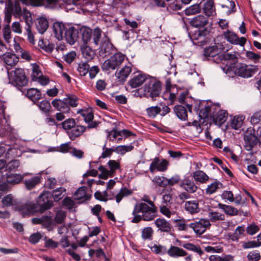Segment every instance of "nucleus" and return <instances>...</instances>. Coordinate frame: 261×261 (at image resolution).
<instances>
[{"instance_id":"obj_1","label":"nucleus","mask_w":261,"mask_h":261,"mask_svg":"<svg viewBox=\"0 0 261 261\" xmlns=\"http://www.w3.org/2000/svg\"><path fill=\"white\" fill-rule=\"evenodd\" d=\"M140 202L137 203L134 207L132 215L134 216L131 222L138 223L141 221H150L157 216L158 207L148 195H144Z\"/></svg>"},{"instance_id":"obj_2","label":"nucleus","mask_w":261,"mask_h":261,"mask_svg":"<svg viewBox=\"0 0 261 261\" xmlns=\"http://www.w3.org/2000/svg\"><path fill=\"white\" fill-rule=\"evenodd\" d=\"M9 83L18 89L27 85L29 79L25 75L24 69L16 68L14 70L8 71Z\"/></svg>"},{"instance_id":"obj_3","label":"nucleus","mask_w":261,"mask_h":261,"mask_svg":"<svg viewBox=\"0 0 261 261\" xmlns=\"http://www.w3.org/2000/svg\"><path fill=\"white\" fill-rule=\"evenodd\" d=\"M162 90V83L155 77H149L144 87V94L147 97L154 98L159 96Z\"/></svg>"},{"instance_id":"obj_4","label":"nucleus","mask_w":261,"mask_h":261,"mask_svg":"<svg viewBox=\"0 0 261 261\" xmlns=\"http://www.w3.org/2000/svg\"><path fill=\"white\" fill-rule=\"evenodd\" d=\"M124 58V55L121 53H117L103 63L101 69L103 71L115 70L122 63Z\"/></svg>"},{"instance_id":"obj_5","label":"nucleus","mask_w":261,"mask_h":261,"mask_svg":"<svg viewBox=\"0 0 261 261\" xmlns=\"http://www.w3.org/2000/svg\"><path fill=\"white\" fill-rule=\"evenodd\" d=\"M190 228L192 229L197 236H201L211 226L209 220L206 219H193L189 223Z\"/></svg>"},{"instance_id":"obj_6","label":"nucleus","mask_w":261,"mask_h":261,"mask_svg":"<svg viewBox=\"0 0 261 261\" xmlns=\"http://www.w3.org/2000/svg\"><path fill=\"white\" fill-rule=\"evenodd\" d=\"M210 32V30L207 28L195 31L191 36L194 43L199 46H203L206 44L209 40L207 36Z\"/></svg>"},{"instance_id":"obj_7","label":"nucleus","mask_w":261,"mask_h":261,"mask_svg":"<svg viewBox=\"0 0 261 261\" xmlns=\"http://www.w3.org/2000/svg\"><path fill=\"white\" fill-rule=\"evenodd\" d=\"M115 49L108 37L105 35L98 48V55L100 57L105 58L112 54Z\"/></svg>"},{"instance_id":"obj_8","label":"nucleus","mask_w":261,"mask_h":261,"mask_svg":"<svg viewBox=\"0 0 261 261\" xmlns=\"http://www.w3.org/2000/svg\"><path fill=\"white\" fill-rule=\"evenodd\" d=\"M49 193L44 192L41 193L37 200V207L39 206V211L43 213L45 211L50 209L53 205V202L49 199Z\"/></svg>"},{"instance_id":"obj_9","label":"nucleus","mask_w":261,"mask_h":261,"mask_svg":"<svg viewBox=\"0 0 261 261\" xmlns=\"http://www.w3.org/2000/svg\"><path fill=\"white\" fill-rule=\"evenodd\" d=\"M169 165V162L166 159L161 160L159 157L153 159L149 166V171L151 173H154L155 171L165 172Z\"/></svg>"},{"instance_id":"obj_10","label":"nucleus","mask_w":261,"mask_h":261,"mask_svg":"<svg viewBox=\"0 0 261 261\" xmlns=\"http://www.w3.org/2000/svg\"><path fill=\"white\" fill-rule=\"evenodd\" d=\"M256 70L243 63H237L234 72L236 75L243 77H249L254 74Z\"/></svg>"},{"instance_id":"obj_11","label":"nucleus","mask_w":261,"mask_h":261,"mask_svg":"<svg viewBox=\"0 0 261 261\" xmlns=\"http://www.w3.org/2000/svg\"><path fill=\"white\" fill-rule=\"evenodd\" d=\"M149 77L150 76L138 71L129 81L128 84L132 88H137L141 86L144 82L146 83Z\"/></svg>"},{"instance_id":"obj_12","label":"nucleus","mask_w":261,"mask_h":261,"mask_svg":"<svg viewBox=\"0 0 261 261\" xmlns=\"http://www.w3.org/2000/svg\"><path fill=\"white\" fill-rule=\"evenodd\" d=\"M189 23L194 28L199 30L203 29L208 24V18L203 15H198L192 18Z\"/></svg>"},{"instance_id":"obj_13","label":"nucleus","mask_w":261,"mask_h":261,"mask_svg":"<svg viewBox=\"0 0 261 261\" xmlns=\"http://www.w3.org/2000/svg\"><path fill=\"white\" fill-rule=\"evenodd\" d=\"M224 36L226 40L233 44H239L241 46H244L246 42V39L242 37L239 38L238 36L230 31H227L224 33Z\"/></svg>"},{"instance_id":"obj_14","label":"nucleus","mask_w":261,"mask_h":261,"mask_svg":"<svg viewBox=\"0 0 261 261\" xmlns=\"http://www.w3.org/2000/svg\"><path fill=\"white\" fill-rule=\"evenodd\" d=\"M67 28L64 33V37L68 43L73 45L77 41L79 38V32L74 27L67 25Z\"/></svg>"},{"instance_id":"obj_15","label":"nucleus","mask_w":261,"mask_h":261,"mask_svg":"<svg viewBox=\"0 0 261 261\" xmlns=\"http://www.w3.org/2000/svg\"><path fill=\"white\" fill-rule=\"evenodd\" d=\"M18 211L24 217L36 213L37 211V205L35 203H26L19 206Z\"/></svg>"},{"instance_id":"obj_16","label":"nucleus","mask_w":261,"mask_h":261,"mask_svg":"<svg viewBox=\"0 0 261 261\" xmlns=\"http://www.w3.org/2000/svg\"><path fill=\"white\" fill-rule=\"evenodd\" d=\"M67 25L62 22L56 21L53 25V30L55 37L58 40H61L64 36V33L67 30Z\"/></svg>"},{"instance_id":"obj_17","label":"nucleus","mask_w":261,"mask_h":261,"mask_svg":"<svg viewBox=\"0 0 261 261\" xmlns=\"http://www.w3.org/2000/svg\"><path fill=\"white\" fill-rule=\"evenodd\" d=\"M86 126L76 125L70 130L67 131V134L72 141L75 140L76 138L81 136L86 131Z\"/></svg>"},{"instance_id":"obj_18","label":"nucleus","mask_w":261,"mask_h":261,"mask_svg":"<svg viewBox=\"0 0 261 261\" xmlns=\"http://www.w3.org/2000/svg\"><path fill=\"white\" fill-rule=\"evenodd\" d=\"M87 189L86 186H82L79 188L74 193L75 199L81 200V203L88 201L91 198V195L87 193Z\"/></svg>"},{"instance_id":"obj_19","label":"nucleus","mask_w":261,"mask_h":261,"mask_svg":"<svg viewBox=\"0 0 261 261\" xmlns=\"http://www.w3.org/2000/svg\"><path fill=\"white\" fill-rule=\"evenodd\" d=\"M179 186L189 193H193L195 192L198 189L197 186L195 185L194 182L188 178L182 180L179 184Z\"/></svg>"},{"instance_id":"obj_20","label":"nucleus","mask_w":261,"mask_h":261,"mask_svg":"<svg viewBox=\"0 0 261 261\" xmlns=\"http://www.w3.org/2000/svg\"><path fill=\"white\" fill-rule=\"evenodd\" d=\"M167 253L169 256L173 258L184 257L188 254V253L183 249L173 245H171L167 251Z\"/></svg>"},{"instance_id":"obj_21","label":"nucleus","mask_w":261,"mask_h":261,"mask_svg":"<svg viewBox=\"0 0 261 261\" xmlns=\"http://www.w3.org/2000/svg\"><path fill=\"white\" fill-rule=\"evenodd\" d=\"M228 113L226 111L219 110L218 112H213L212 117L216 124H222L226 119Z\"/></svg>"},{"instance_id":"obj_22","label":"nucleus","mask_w":261,"mask_h":261,"mask_svg":"<svg viewBox=\"0 0 261 261\" xmlns=\"http://www.w3.org/2000/svg\"><path fill=\"white\" fill-rule=\"evenodd\" d=\"M154 224L161 231L169 232L171 230V224L164 218H158L154 221Z\"/></svg>"},{"instance_id":"obj_23","label":"nucleus","mask_w":261,"mask_h":261,"mask_svg":"<svg viewBox=\"0 0 261 261\" xmlns=\"http://www.w3.org/2000/svg\"><path fill=\"white\" fill-rule=\"evenodd\" d=\"M51 105L58 111L62 113H69L70 111V108L66 105L64 98L63 99H55L52 101Z\"/></svg>"},{"instance_id":"obj_24","label":"nucleus","mask_w":261,"mask_h":261,"mask_svg":"<svg viewBox=\"0 0 261 261\" xmlns=\"http://www.w3.org/2000/svg\"><path fill=\"white\" fill-rule=\"evenodd\" d=\"M185 208L186 211L191 214H194L200 211L199 203L197 200L188 201L185 202Z\"/></svg>"},{"instance_id":"obj_25","label":"nucleus","mask_w":261,"mask_h":261,"mask_svg":"<svg viewBox=\"0 0 261 261\" xmlns=\"http://www.w3.org/2000/svg\"><path fill=\"white\" fill-rule=\"evenodd\" d=\"M218 207L223 210L227 215L234 216L239 215V211L237 208L231 205L219 203L218 204Z\"/></svg>"},{"instance_id":"obj_26","label":"nucleus","mask_w":261,"mask_h":261,"mask_svg":"<svg viewBox=\"0 0 261 261\" xmlns=\"http://www.w3.org/2000/svg\"><path fill=\"white\" fill-rule=\"evenodd\" d=\"M4 62L11 67L16 65L18 63L19 58L15 54L11 53H6L3 55Z\"/></svg>"},{"instance_id":"obj_27","label":"nucleus","mask_w":261,"mask_h":261,"mask_svg":"<svg viewBox=\"0 0 261 261\" xmlns=\"http://www.w3.org/2000/svg\"><path fill=\"white\" fill-rule=\"evenodd\" d=\"M174 112L177 117L182 121L188 119V112L186 108L181 105H176L174 107Z\"/></svg>"},{"instance_id":"obj_28","label":"nucleus","mask_w":261,"mask_h":261,"mask_svg":"<svg viewBox=\"0 0 261 261\" xmlns=\"http://www.w3.org/2000/svg\"><path fill=\"white\" fill-rule=\"evenodd\" d=\"M25 96L35 103L41 98V93L37 89L32 88L27 90Z\"/></svg>"},{"instance_id":"obj_29","label":"nucleus","mask_w":261,"mask_h":261,"mask_svg":"<svg viewBox=\"0 0 261 261\" xmlns=\"http://www.w3.org/2000/svg\"><path fill=\"white\" fill-rule=\"evenodd\" d=\"M36 25L39 33L42 34L48 28V21L44 17H40L37 19Z\"/></svg>"},{"instance_id":"obj_30","label":"nucleus","mask_w":261,"mask_h":261,"mask_svg":"<svg viewBox=\"0 0 261 261\" xmlns=\"http://www.w3.org/2000/svg\"><path fill=\"white\" fill-rule=\"evenodd\" d=\"M195 180L201 184L205 183L209 179V177L202 170H196L193 173Z\"/></svg>"},{"instance_id":"obj_31","label":"nucleus","mask_w":261,"mask_h":261,"mask_svg":"<svg viewBox=\"0 0 261 261\" xmlns=\"http://www.w3.org/2000/svg\"><path fill=\"white\" fill-rule=\"evenodd\" d=\"M218 55H219V49L216 45L209 46L204 49L203 56L207 60H209V58L215 57Z\"/></svg>"},{"instance_id":"obj_32","label":"nucleus","mask_w":261,"mask_h":261,"mask_svg":"<svg viewBox=\"0 0 261 261\" xmlns=\"http://www.w3.org/2000/svg\"><path fill=\"white\" fill-rule=\"evenodd\" d=\"M222 185L220 181L216 179L213 183L208 185L205 189V194L210 195L215 193L219 189L222 188Z\"/></svg>"},{"instance_id":"obj_33","label":"nucleus","mask_w":261,"mask_h":261,"mask_svg":"<svg viewBox=\"0 0 261 261\" xmlns=\"http://www.w3.org/2000/svg\"><path fill=\"white\" fill-rule=\"evenodd\" d=\"M79 98L74 94H67L64 98L65 104L69 108H74L78 105Z\"/></svg>"},{"instance_id":"obj_34","label":"nucleus","mask_w":261,"mask_h":261,"mask_svg":"<svg viewBox=\"0 0 261 261\" xmlns=\"http://www.w3.org/2000/svg\"><path fill=\"white\" fill-rule=\"evenodd\" d=\"M41 181V178L39 176H34L32 178L25 180L24 184L26 189L31 190L34 189Z\"/></svg>"},{"instance_id":"obj_35","label":"nucleus","mask_w":261,"mask_h":261,"mask_svg":"<svg viewBox=\"0 0 261 261\" xmlns=\"http://www.w3.org/2000/svg\"><path fill=\"white\" fill-rule=\"evenodd\" d=\"M259 139L254 134H250L244 136V140L247 146L249 147L248 150L251 149L254 146L257 144Z\"/></svg>"},{"instance_id":"obj_36","label":"nucleus","mask_w":261,"mask_h":261,"mask_svg":"<svg viewBox=\"0 0 261 261\" xmlns=\"http://www.w3.org/2000/svg\"><path fill=\"white\" fill-rule=\"evenodd\" d=\"M23 176L19 174H10L6 177V181L11 185L19 184L23 179Z\"/></svg>"},{"instance_id":"obj_37","label":"nucleus","mask_w":261,"mask_h":261,"mask_svg":"<svg viewBox=\"0 0 261 261\" xmlns=\"http://www.w3.org/2000/svg\"><path fill=\"white\" fill-rule=\"evenodd\" d=\"M203 12L206 16H211L215 12V7L213 0H208L204 4L203 8Z\"/></svg>"},{"instance_id":"obj_38","label":"nucleus","mask_w":261,"mask_h":261,"mask_svg":"<svg viewBox=\"0 0 261 261\" xmlns=\"http://www.w3.org/2000/svg\"><path fill=\"white\" fill-rule=\"evenodd\" d=\"M83 56L88 61L91 60L95 56V52L88 46H82L81 48Z\"/></svg>"},{"instance_id":"obj_39","label":"nucleus","mask_w":261,"mask_h":261,"mask_svg":"<svg viewBox=\"0 0 261 261\" xmlns=\"http://www.w3.org/2000/svg\"><path fill=\"white\" fill-rule=\"evenodd\" d=\"M208 217L210 219L209 221L212 222L223 221L225 219V215L218 212L210 211L208 213Z\"/></svg>"},{"instance_id":"obj_40","label":"nucleus","mask_w":261,"mask_h":261,"mask_svg":"<svg viewBox=\"0 0 261 261\" xmlns=\"http://www.w3.org/2000/svg\"><path fill=\"white\" fill-rule=\"evenodd\" d=\"M161 111V108L158 106H151L146 109V112L148 117L150 118H155L158 114H160Z\"/></svg>"},{"instance_id":"obj_41","label":"nucleus","mask_w":261,"mask_h":261,"mask_svg":"<svg viewBox=\"0 0 261 261\" xmlns=\"http://www.w3.org/2000/svg\"><path fill=\"white\" fill-rule=\"evenodd\" d=\"M80 33L82 35V40L85 44L89 42L92 37V30L88 28H82L80 30Z\"/></svg>"},{"instance_id":"obj_42","label":"nucleus","mask_w":261,"mask_h":261,"mask_svg":"<svg viewBox=\"0 0 261 261\" xmlns=\"http://www.w3.org/2000/svg\"><path fill=\"white\" fill-rule=\"evenodd\" d=\"M153 230L152 227L148 226L142 229L141 237L144 240L151 241L153 239Z\"/></svg>"},{"instance_id":"obj_43","label":"nucleus","mask_w":261,"mask_h":261,"mask_svg":"<svg viewBox=\"0 0 261 261\" xmlns=\"http://www.w3.org/2000/svg\"><path fill=\"white\" fill-rule=\"evenodd\" d=\"M132 71V68L130 66H125L117 73V78L120 81H125L128 76Z\"/></svg>"},{"instance_id":"obj_44","label":"nucleus","mask_w":261,"mask_h":261,"mask_svg":"<svg viewBox=\"0 0 261 261\" xmlns=\"http://www.w3.org/2000/svg\"><path fill=\"white\" fill-rule=\"evenodd\" d=\"M133 191L129 190L126 187L122 188L116 196V201L117 203H119L123 198L131 195Z\"/></svg>"},{"instance_id":"obj_45","label":"nucleus","mask_w":261,"mask_h":261,"mask_svg":"<svg viewBox=\"0 0 261 261\" xmlns=\"http://www.w3.org/2000/svg\"><path fill=\"white\" fill-rule=\"evenodd\" d=\"M78 113L81 114V116L84 118L86 123L90 122L93 120L94 118L93 113L91 110H80L78 111Z\"/></svg>"},{"instance_id":"obj_46","label":"nucleus","mask_w":261,"mask_h":261,"mask_svg":"<svg viewBox=\"0 0 261 261\" xmlns=\"http://www.w3.org/2000/svg\"><path fill=\"white\" fill-rule=\"evenodd\" d=\"M182 246L188 250L192 251L197 253L200 256H201L204 253L203 251L199 246H196L191 243H185L183 244Z\"/></svg>"},{"instance_id":"obj_47","label":"nucleus","mask_w":261,"mask_h":261,"mask_svg":"<svg viewBox=\"0 0 261 261\" xmlns=\"http://www.w3.org/2000/svg\"><path fill=\"white\" fill-rule=\"evenodd\" d=\"M201 7L200 4H195L186 9L185 10L186 15L189 16L198 13L201 11Z\"/></svg>"},{"instance_id":"obj_48","label":"nucleus","mask_w":261,"mask_h":261,"mask_svg":"<svg viewBox=\"0 0 261 261\" xmlns=\"http://www.w3.org/2000/svg\"><path fill=\"white\" fill-rule=\"evenodd\" d=\"M134 147L132 144L129 145H120L114 148V152L121 155L124 154L126 152L131 151Z\"/></svg>"},{"instance_id":"obj_49","label":"nucleus","mask_w":261,"mask_h":261,"mask_svg":"<svg viewBox=\"0 0 261 261\" xmlns=\"http://www.w3.org/2000/svg\"><path fill=\"white\" fill-rule=\"evenodd\" d=\"M243 120L244 118L242 116H234L231 121V127L234 129H239L242 126Z\"/></svg>"},{"instance_id":"obj_50","label":"nucleus","mask_w":261,"mask_h":261,"mask_svg":"<svg viewBox=\"0 0 261 261\" xmlns=\"http://www.w3.org/2000/svg\"><path fill=\"white\" fill-rule=\"evenodd\" d=\"M66 217V213L62 210L58 211L54 218V221L58 224H61L65 221Z\"/></svg>"},{"instance_id":"obj_51","label":"nucleus","mask_w":261,"mask_h":261,"mask_svg":"<svg viewBox=\"0 0 261 261\" xmlns=\"http://www.w3.org/2000/svg\"><path fill=\"white\" fill-rule=\"evenodd\" d=\"M89 65L87 62H82L79 64L77 71L81 76H84L89 70Z\"/></svg>"},{"instance_id":"obj_52","label":"nucleus","mask_w":261,"mask_h":261,"mask_svg":"<svg viewBox=\"0 0 261 261\" xmlns=\"http://www.w3.org/2000/svg\"><path fill=\"white\" fill-rule=\"evenodd\" d=\"M39 109L46 114L47 116H49V113L50 111L51 106L50 102L46 100H44L41 101L38 105Z\"/></svg>"},{"instance_id":"obj_53","label":"nucleus","mask_w":261,"mask_h":261,"mask_svg":"<svg viewBox=\"0 0 261 261\" xmlns=\"http://www.w3.org/2000/svg\"><path fill=\"white\" fill-rule=\"evenodd\" d=\"M167 178L164 176H155L152 180V182L160 187L165 188L167 186Z\"/></svg>"},{"instance_id":"obj_54","label":"nucleus","mask_w":261,"mask_h":261,"mask_svg":"<svg viewBox=\"0 0 261 261\" xmlns=\"http://www.w3.org/2000/svg\"><path fill=\"white\" fill-rule=\"evenodd\" d=\"M177 226L179 230H188L190 228L189 222H190V220L179 219L176 221Z\"/></svg>"},{"instance_id":"obj_55","label":"nucleus","mask_w":261,"mask_h":261,"mask_svg":"<svg viewBox=\"0 0 261 261\" xmlns=\"http://www.w3.org/2000/svg\"><path fill=\"white\" fill-rule=\"evenodd\" d=\"M61 124L64 129L69 131L75 126L76 123L73 118H68L63 121Z\"/></svg>"},{"instance_id":"obj_56","label":"nucleus","mask_w":261,"mask_h":261,"mask_svg":"<svg viewBox=\"0 0 261 261\" xmlns=\"http://www.w3.org/2000/svg\"><path fill=\"white\" fill-rule=\"evenodd\" d=\"M102 31L99 28H96L94 29L92 34V40L93 43L98 46L99 43L100 39L101 37Z\"/></svg>"},{"instance_id":"obj_57","label":"nucleus","mask_w":261,"mask_h":261,"mask_svg":"<svg viewBox=\"0 0 261 261\" xmlns=\"http://www.w3.org/2000/svg\"><path fill=\"white\" fill-rule=\"evenodd\" d=\"M2 202L4 206L7 207L16 204V200L14 199L12 194L5 196L2 199Z\"/></svg>"},{"instance_id":"obj_58","label":"nucleus","mask_w":261,"mask_h":261,"mask_svg":"<svg viewBox=\"0 0 261 261\" xmlns=\"http://www.w3.org/2000/svg\"><path fill=\"white\" fill-rule=\"evenodd\" d=\"M151 251L157 254H164L167 253L166 247L161 245L154 244L153 246L150 247Z\"/></svg>"},{"instance_id":"obj_59","label":"nucleus","mask_w":261,"mask_h":261,"mask_svg":"<svg viewBox=\"0 0 261 261\" xmlns=\"http://www.w3.org/2000/svg\"><path fill=\"white\" fill-rule=\"evenodd\" d=\"M44 247L48 249H55L59 246V243L51 239L48 238L46 237L44 238Z\"/></svg>"},{"instance_id":"obj_60","label":"nucleus","mask_w":261,"mask_h":261,"mask_svg":"<svg viewBox=\"0 0 261 261\" xmlns=\"http://www.w3.org/2000/svg\"><path fill=\"white\" fill-rule=\"evenodd\" d=\"M182 180L181 179V177L178 174H175L172 176L170 178H167V186H173L175 185L180 184Z\"/></svg>"},{"instance_id":"obj_61","label":"nucleus","mask_w":261,"mask_h":261,"mask_svg":"<svg viewBox=\"0 0 261 261\" xmlns=\"http://www.w3.org/2000/svg\"><path fill=\"white\" fill-rule=\"evenodd\" d=\"M107 133V139L110 141H114L118 136H120L119 130H117L115 128H113L111 130H106Z\"/></svg>"},{"instance_id":"obj_62","label":"nucleus","mask_w":261,"mask_h":261,"mask_svg":"<svg viewBox=\"0 0 261 261\" xmlns=\"http://www.w3.org/2000/svg\"><path fill=\"white\" fill-rule=\"evenodd\" d=\"M42 74L40 70L39 66L37 64H34L33 66V70L32 73V80L33 81H37V79Z\"/></svg>"},{"instance_id":"obj_63","label":"nucleus","mask_w":261,"mask_h":261,"mask_svg":"<svg viewBox=\"0 0 261 261\" xmlns=\"http://www.w3.org/2000/svg\"><path fill=\"white\" fill-rule=\"evenodd\" d=\"M221 197L222 199L226 201H228L229 202H233L234 200L233 194L231 191H224L221 195Z\"/></svg>"},{"instance_id":"obj_64","label":"nucleus","mask_w":261,"mask_h":261,"mask_svg":"<svg viewBox=\"0 0 261 261\" xmlns=\"http://www.w3.org/2000/svg\"><path fill=\"white\" fill-rule=\"evenodd\" d=\"M261 121V110H258L253 114L250 118V122L253 125L258 124Z\"/></svg>"}]
</instances>
